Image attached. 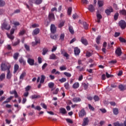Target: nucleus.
<instances>
[{"label": "nucleus", "mask_w": 126, "mask_h": 126, "mask_svg": "<svg viewBox=\"0 0 126 126\" xmlns=\"http://www.w3.org/2000/svg\"><path fill=\"white\" fill-rule=\"evenodd\" d=\"M5 77V74L4 73H2L0 76V80L1 81L2 80L4 79V78Z\"/></svg>", "instance_id": "obj_43"}, {"label": "nucleus", "mask_w": 126, "mask_h": 126, "mask_svg": "<svg viewBox=\"0 0 126 126\" xmlns=\"http://www.w3.org/2000/svg\"><path fill=\"white\" fill-rule=\"evenodd\" d=\"M84 116H86V112H85V110L84 109H82L79 112V117L80 118H83Z\"/></svg>", "instance_id": "obj_5"}, {"label": "nucleus", "mask_w": 126, "mask_h": 126, "mask_svg": "<svg viewBox=\"0 0 126 126\" xmlns=\"http://www.w3.org/2000/svg\"><path fill=\"white\" fill-rule=\"evenodd\" d=\"M32 108H33L35 109V110H37V111L41 110V107L40 106H37L36 107H35V106L33 104H32Z\"/></svg>", "instance_id": "obj_31"}, {"label": "nucleus", "mask_w": 126, "mask_h": 126, "mask_svg": "<svg viewBox=\"0 0 126 126\" xmlns=\"http://www.w3.org/2000/svg\"><path fill=\"white\" fill-rule=\"evenodd\" d=\"M55 85V84L53 82H50L48 84V86L49 88H53Z\"/></svg>", "instance_id": "obj_46"}, {"label": "nucleus", "mask_w": 126, "mask_h": 126, "mask_svg": "<svg viewBox=\"0 0 126 126\" xmlns=\"http://www.w3.org/2000/svg\"><path fill=\"white\" fill-rule=\"evenodd\" d=\"M35 43L32 42V46L35 45H38V44H40V38L38 37H35Z\"/></svg>", "instance_id": "obj_12"}, {"label": "nucleus", "mask_w": 126, "mask_h": 126, "mask_svg": "<svg viewBox=\"0 0 126 126\" xmlns=\"http://www.w3.org/2000/svg\"><path fill=\"white\" fill-rule=\"evenodd\" d=\"M59 81H60V82H61L62 83H63L65 82V81H66V79L65 78H62L61 79H59Z\"/></svg>", "instance_id": "obj_50"}, {"label": "nucleus", "mask_w": 126, "mask_h": 126, "mask_svg": "<svg viewBox=\"0 0 126 126\" xmlns=\"http://www.w3.org/2000/svg\"><path fill=\"white\" fill-rule=\"evenodd\" d=\"M79 87V83L78 82H75L72 85V88L73 89H77Z\"/></svg>", "instance_id": "obj_18"}, {"label": "nucleus", "mask_w": 126, "mask_h": 126, "mask_svg": "<svg viewBox=\"0 0 126 126\" xmlns=\"http://www.w3.org/2000/svg\"><path fill=\"white\" fill-rule=\"evenodd\" d=\"M14 72L15 73L16 72V71H17V70H18V69L19 68V66L18 65V64H16L14 65Z\"/></svg>", "instance_id": "obj_34"}, {"label": "nucleus", "mask_w": 126, "mask_h": 126, "mask_svg": "<svg viewBox=\"0 0 126 126\" xmlns=\"http://www.w3.org/2000/svg\"><path fill=\"white\" fill-rule=\"evenodd\" d=\"M18 56H19V54H18V53L14 54L13 58L14 60H17V59L18 58Z\"/></svg>", "instance_id": "obj_51"}, {"label": "nucleus", "mask_w": 126, "mask_h": 126, "mask_svg": "<svg viewBox=\"0 0 126 126\" xmlns=\"http://www.w3.org/2000/svg\"><path fill=\"white\" fill-rule=\"evenodd\" d=\"M74 54L75 56H78V55L80 54V49H79L78 47H75L74 48Z\"/></svg>", "instance_id": "obj_11"}, {"label": "nucleus", "mask_w": 126, "mask_h": 126, "mask_svg": "<svg viewBox=\"0 0 126 126\" xmlns=\"http://www.w3.org/2000/svg\"><path fill=\"white\" fill-rule=\"evenodd\" d=\"M1 29H2V30H4V29L5 30H9V29H10V25L4 22L1 24Z\"/></svg>", "instance_id": "obj_2"}, {"label": "nucleus", "mask_w": 126, "mask_h": 126, "mask_svg": "<svg viewBox=\"0 0 126 126\" xmlns=\"http://www.w3.org/2000/svg\"><path fill=\"white\" fill-rule=\"evenodd\" d=\"M13 98V96H10L9 97L7 98V99L5 101L3 102L2 104H6L7 103H9L10 102V100H11V99H12Z\"/></svg>", "instance_id": "obj_15"}, {"label": "nucleus", "mask_w": 126, "mask_h": 126, "mask_svg": "<svg viewBox=\"0 0 126 126\" xmlns=\"http://www.w3.org/2000/svg\"><path fill=\"white\" fill-rule=\"evenodd\" d=\"M37 98H40V95L38 94H33L32 95V99H37Z\"/></svg>", "instance_id": "obj_45"}, {"label": "nucleus", "mask_w": 126, "mask_h": 126, "mask_svg": "<svg viewBox=\"0 0 126 126\" xmlns=\"http://www.w3.org/2000/svg\"><path fill=\"white\" fill-rule=\"evenodd\" d=\"M6 77L8 79H9L11 78V73H10V70L9 69L7 70Z\"/></svg>", "instance_id": "obj_25"}, {"label": "nucleus", "mask_w": 126, "mask_h": 126, "mask_svg": "<svg viewBox=\"0 0 126 126\" xmlns=\"http://www.w3.org/2000/svg\"><path fill=\"white\" fill-rule=\"evenodd\" d=\"M115 53L116 55L118 56V57H120V56H122V49H121V48H117L115 51Z\"/></svg>", "instance_id": "obj_8"}, {"label": "nucleus", "mask_w": 126, "mask_h": 126, "mask_svg": "<svg viewBox=\"0 0 126 126\" xmlns=\"http://www.w3.org/2000/svg\"><path fill=\"white\" fill-rule=\"evenodd\" d=\"M119 41H120V42H121L122 43H126V40L125 39V38L123 37H120Z\"/></svg>", "instance_id": "obj_53"}, {"label": "nucleus", "mask_w": 126, "mask_h": 126, "mask_svg": "<svg viewBox=\"0 0 126 126\" xmlns=\"http://www.w3.org/2000/svg\"><path fill=\"white\" fill-rule=\"evenodd\" d=\"M83 25H84V28L85 29H86V30L88 29V28H89L88 24H87L86 23V22H84L83 23Z\"/></svg>", "instance_id": "obj_49"}, {"label": "nucleus", "mask_w": 126, "mask_h": 126, "mask_svg": "<svg viewBox=\"0 0 126 126\" xmlns=\"http://www.w3.org/2000/svg\"><path fill=\"white\" fill-rule=\"evenodd\" d=\"M71 11H72V8L70 7L67 10L68 15H70V14H71Z\"/></svg>", "instance_id": "obj_42"}, {"label": "nucleus", "mask_w": 126, "mask_h": 126, "mask_svg": "<svg viewBox=\"0 0 126 126\" xmlns=\"http://www.w3.org/2000/svg\"><path fill=\"white\" fill-rule=\"evenodd\" d=\"M114 126H125V124L123 123H120L119 122H115L114 123Z\"/></svg>", "instance_id": "obj_28"}, {"label": "nucleus", "mask_w": 126, "mask_h": 126, "mask_svg": "<svg viewBox=\"0 0 126 126\" xmlns=\"http://www.w3.org/2000/svg\"><path fill=\"white\" fill-rule=\"evenodd\" d=\"M45 76L42 75H41V78L40 79V83H44V82L45 81Z\"/></svg>", "instance_id": "obj_37"}, {"label": "nucleus", "mask_w": 126, "mask_h": 126, "mask_svg": "<svg viewBox=\"0 0 126 126\" xmlns=\"http://www.w3.org/2000/svg\"><path fill=\"white\" fill-rule=\"evenodd\" d=\"M89 124V119L87 117L83 119V123L82 124V126H88Z\"/></svg>", "instance_id": "obj_6"}, {"label": "nucleus", "mask_w": 126, "mask_h": 126, "mask_svg": "<svg viewBox=\"0 0 126 126\" xmlns=\"http://www.w3.org/2000/svg\"><path fill=\"white\" fill-rule=\"evenodd\" d=\"M49 59L50 60H56V59H57V56H56V55H55V54H52L50 55Z\"/></svg>", "instance_id": "obj_30"}, {"label": "nucleus", "mask_w": 126, "mask_h": 126, "mask_svg": "<svg viewBox=\"0 0 126 126\" xmlns=\"http://www.w3.org/2000/svg\"><path fill=\"white\" fill-rule=\"evenodd\" d=\"M106 76L107 78H110V77H113V75L109 74L108 72L106 73Z\"/></svg>", "instance_id": "obj_60"}, {"label": "nucleus", "mask_w": 126, "mask_h": 126, "mask_svg": "<svg viewBox=\"0 0 126 126\" xmlns=\"http://www.w3.org/2000/svg\"><path fill=\"white\" fill-rule=\"evenodd\" d=\"M88 9L91 12H94L95 11V8L92 5L89 6Z\"/></svg>", "instance_id": "obj_17"}, {"label": "nucleus", "mask_w": 126, "mask_h": 126, "mask_svg": "<svg viewBox=\"0 0 126 126\" xmlns=\"http://www.w3.org/2000/svg\"><path fill=\"white\" fill-rule=\"evenodd\" d=\"M64 57H65L66 60H68V58L69 57V55L67 53H64L63 54Z\"/></svg>", "instance_id": "obj_62"}, {"label": "nucleus", "mask_w": 126, "mask_h": 126, "mask_svg": "<svg viewBox=\"0 0 126 126\" xmlns=\"http://www.w3.org/2000/svg\"><path fill=\"white\" fill-rule=\"evenodd\" d=\"M15 30H16V29L15 28H12L10 31V33H7V36L9 39H10L11 40H13V39H14V36L12 35V34L14 33V31H15Z\"/></svg>", "instance_id": "obj_3"}, {"label": "nucleus", "mask_w": 126, "mask_h": 126, "mask_svg": "<svg viewBox=\"0 0 126 126\" xmlns=\"http://www.w3.org/2000/svg\"><path fill=\"white\" fill-rule=\"evenodd\" d=\"M120 13L122 15H124L126 16V10L125 9H122L120 11Z\"/></svg>", "instance_id": "obj_29"}, {"label": "nucleus", "mask_w": 126, "mask_h": 126, "mask_svg": "<svg viewBox=\"0 0 126 126\" xmlns=\"http://www.w3.org/2000/svg\"><path fill=\"white\" fill-rule=\"evenodd\" d=\"M89 108L92 111H94V110H95V108H94V107H93V106H92L91 104H89Z\"/></svg>", "instance_id": "obj_61"}, {"label": "nucleus", "mask_w": 126, "mask_h": 126, "mask_svg": "<svg viewBox=\"0 0 126 126\" xmlns=\"http://www.w3.org/2000/svg\"><path fill=\"white\" fill-rule=\"evenodd\" d=\"M81 42L82 43V44L85 45L88 44V42H87V40L83 38H82L81 39Z\"/></svg>", "instance_id": "obj_32"}, {"label": "nucleus", "mask_w": 126, "mask_h": 126, "mask_svg": "<svg viewBox=\"0 0 126 126\" xmlns=\"http://www.w3.org/2000/svg\"><path fill=\"white\" fill-rule=\"evenodd\" d=\"M5 122H6V124H7V125H10V123H11V120L6 119H5Z\"/></svg>", "instance_id": "obj_63"}, {"label": "nucleus", "mask_w": 126, "mask_h": 126, "mask_svg": "<svg viewBox=\"0 0 126 126\" xmlns=\"http://www.w3.org/2000/svg\"><path fill=\"white\" fill-rule=\"evenodd\" d=\"M64 23H65V21H61L58 25L59 28H62L64 26Z\"/></svg>", "instance_id": "obj_19"}, {"label": "nucleus", "mask_w": 126, "mask_h": 126, "mask_svg": "<svg viewBox=\"0 0 126 126\" xmlns=\"http://www.w3.org/2000/svg\"><path fill=\"white\" fill-rule=\"evenodd\" d=\"M10 69V64L8 63H5L1 64V69L3 71L8 70Z\"/></svg>", "instance_id": "obj_1"}, {"label": "nucleus", "mask_w": 126, "mask_h": 126, "mask_svg": "<svg viewBox=\"0 0 126 126\" xmlns=\"http://www.w3.org/2000/svg\"><path fill=\"white\" fill-rule=\"evenodd\" d=\"M51 38L52 39H54V40H56V39H57V35H54V34H52L51 36H50Z\"/></svg>", "instance_id": "obj_64"}, {"label": "nucleus", "mask_w": 126, "mask_h": 126, "mask_svg": "<svg viewBox=\"0 0 126 126\" xmlns=\"http://www.w3.org/2000/svg\"><path fill=\"white\" fill-rule=\"evenodd\" d=\"M111 12H113V8L112 7H110L109 9H107L105 10V13H106L107 15H110Z\"/></svg>", "instance_id": "obj_14"}, {"label": "nucleus", "mask_w": 126, "mask_h": 126, "mask_svg": "<svg viewBox=\"0 0 126 126\" xmlns=\"http://www.w3.org/2000/svg\"><path fill=\"white\" fill-rule=\"evenodd\" d=\"M101 39V36L98 35L96 38V42L97 44H100V39Z\"/></svg>", "instance_id": "obj_40"}, {"label": "nucleus", "mask_w": 126, "mask_h": 126, "mask_svg": "<svg viewBox=\"0 0 126 126\" xmlns=\"http://www.w3.org/2000/svg\"><path fill=\"white\" fill-rule=\"evenodd\" d=\"M26 75V73L25 72H23L20 76V79H23L25 76Z\"/></svg>", "instance_id": "obj_35"}, {"label": "nucleus", "mask_w": 126, "mask_h": 126, "mask_svg": "<svg viewBox=\"0 0 126 126\" xmlns=\"http://www.w3.org/2000/svg\"><path fill=\"white\" fill-rule=\"evenodd\" d=\"M60 112L61 114L64 115V114H66V110L64 108H61L60 109Z\"/></svg>", "instance_id": "obj_24"}, {"label": "nucleus", "mask_w": 126, "mask_h": 126, "mask_svg": "<svg viewBox=\"0 0 126 126\" xmlns=\"http://www.w3.org/2000/svg\"><path fill=\"white\" fill-rule=\"evenodd\" d=\"M63 74H64V75L67 76V77H71V74H70V73H68L67 72H65L63 73Z\"/></svg>", "instance_id": "obj_44"}, {"label": "nucleus", "mask_w": 126, "mask_h": 126, "mask_svg": "<svg viewBox=\"0 0 126 126\" xmlns=\"http://www.w3.org/2000/svg\"><path fill=\"white\" fill-rule=\"evenodd\" d=\"M113 113L114 115H118L119 114V109L118 108H114L113 109Z\"/></svg>", "instance_id": "obj_38"}, {"label": "nucleus", "mask_w": 126, "mask_h": 126, "mask_svg": "<svg viewBox=\"0 0 126 126\" xmlns=\"http://www.w3.org/2000/svg\"><path fill=\"white\" fill-rule=\"evenodd\" d=\"M97 4L99 7H101L104 5V1L103 0H98L97 2Z\"/></svg>", "instance_id": "obj_22"}, {"label": "nucleus", "mask_w": 126, "mask_h": 126, "mask_svg": "<svg viewBox=\"0 0 126 126\" xmlns=\"http://www.w3.org/2000/svg\"><path fill=\"white\" fill-rule=\"evenodd\" d=\"M47 53H48V48H43L42 55H43V56H45V55H46Z\"/></svg>", "instance_id": "obj_36"}, {"label": "nucleus", "mask_w": 126, "mask_h": 126, "mask_svg": "<svg viewBox=\"0 0 126 126\" xmlns=\"http://www.w3.org/2000/svg\"><path fill=\"white\" fill-rule=\"evenodd\" d=\"M20 43V40L17 39V41L12 43L13 46H17Z\"/></svg>", "instance_id": "obj_41"}, {"label": "nucleus", "mask_w": 126, "mask_h": 126, "mask_svg": "<svg viewBox=\"0 0 126 126\" xmlns=\"http://www.w3.org/2000/svg\"><path fill=\"white\" fill-rule=\"evenodd\" d=\"M114 20H117L118 19V18L119 17V13H116L115 15H114Z\"/></svg>", "instance_id": "obj_56"}, {"label": "nucleus", "mask_w": 126, "mask_h": 126, "mask_svg": "<svg viewBox=\"0 0 126 126\" xmlns=\"http://www.w3.org/2000/svg\"><path fill=\"white\" fill-rule=\"evenodd\" d=\"M96 17H97V22L98 23H100V20L102 19V15L99 13H96Z\"/></svg>", "instance_id": "obj_21"}, {"label": "nucleus", "mask_w": 126, "mask_h": 126, "mask_svg": "<svg viewBox=\"0 0 126 126\" xmlns=\"http://www.w3.org/2000/svg\"><path fill=\"white\" fill-rule=\"evenodd\" d=\"M63 39H64V33H62L60 36V39L62 41H63Z\"/></svg>", "instance_id": "obj_57"}, {"label": "nucleus", "mask_w": 126, "mask_h": 126, "mask_svg": "<svg viewBox=\"0 0 126 126\" xmlns=\"http://www.w3.org/2000/svg\"><path fill=\"white\" fill-rule=\"evenodd\" d=\"M50 30L51 32L52 33H56V31H57V28H56V26L54 24H52L51 25Z\"/></svg>", "instance_id": "obj_7"}, {"label": "nucleus", "mask_w": 126, "mask_h": 126, "mask_svg": "<svg viewBox=\"0 0 126 126\" xmlns=\"http://www.w3.org/2000/svg\"><path fill=\"white\" fill-rule=\"evenodd\" d=\"M26 58H27L28 59V63H29L30 65H32V59L30 58H31L30 55H27Z\"/></svg>", "instance_id": "obj_13"}, {"label": "nucleus", "mask_w": 126, "mask_h": 126, "mask_svg": "<svg viewBox=\"0 0 126 126\" xmlns=\"http://www.w3.org/2000/svg\"><path fill=\"white\" fill-rule=\"evenodd\" d=\"M119 89L121 90V91H123L124 90H126V85H120L119 86Z\"/></svg>", "instance_id": "obj_23"}, {"label": "nucleus", "mask_w": 126, "mask_h": 126, "mask_svg": "<svg viewBox=\"0 0 126 126\" xmlns=\"http://www.w3.org/2000/svg\"><path fill=\"white\" fill-rule=\"evenodd\" d=\"M5 4V2L2 0H0V6H3Z\"/></svg>", "instance_id": "obj_54"}, {"label": "nucleus", "mask_w": 126, "mask_h": 126, "mask_svg": "<svg viewBox=\"0 0 126 126\" xmlns=\"http://www.w3.org/2000/svg\"><path fill=\"white\" fill-rule=\"evenodd\" d=\"M66 121L67 123H68L69 124H72L73 122H72V120L70 119H66Z\"/></svg>", "instance_id": "obj_59"}, {"label": "nucleus", "mask_w": 126, "mask_h": 126, "mask_svg": "<svg viewBox=\"0 0 126 126\" xmlns=\"http://www.w3.org/2000/svg\"><path fill=\"white\" fill-rule=\"evenodd\" d=\"M60 70H61V71H63V70H66V66H65V65L61 66L60 67Z\"/></svg>", "instance_id": "obj_47"}, {"label": "nucleus", "mask_w": 126, "mask_h": 126, "mask_svg": "<svg viewBox=\"0 0 126 126\" xmlns=\"http://www.w3.org/2000/svg\"><path fill=\"white\" fill-rule=\"evenodd\" d=\"M40 105L41 106V107H42V108H43V109H47V105L45 104V103H41L40 104Z\"/></svg>", "instance_id": "obj_58"}, {"label": "nucleus", "mask_w": 126, "mask_h": 126, "mask_svg": "<svg viewBox=\"0 0 126 126\" xmlns=\"http://www.w3.org/2000/svg\"><path fill=\"white\" fill-rule=\"evenodd\" d=\"M69 31L71 34H74V31L73 30V28H72V27H69Z\"/></svg>", "instance_id": "obj_33"}, {"label": "nucleus", "mask_w": 126, "mask_h": 126, "mask_svg": "<svg viewBox=\"0 0 126 126\" xmlns=\"http://www.w3.org/2000/svg\"><path fill=\"white\" fill-rule=\"evenodd\" d=\"M81 101V99L79 97H75L73 98V101L75 102V103H77V102H80Z\"/></svg>", "instance_id": "obj_27"}, {"label": "nucleus", "mask_w": 126, "mask_h": 126, "mask_svg": "<svg viewBox=\"0 0 126 126\" xmlns=\"http://www.w3.org/2000/svg\"><path fill=\"white\" fill-rule=\"evenodd\" d=\"M19 61L20 63H22L24 65H25V64H26V61H25V60L22 58L20 59Z\"/></svg>", "instance_id": "obj_26"}, {"label": "nucleus", "mask_w": 126, "mask_h": 126, "mask_svg": "<svg viewBox=\"0 0 126 126\" xmlns=\"http://www.w3.org/2000/svg\"><path fill=\"white\" fill-rule=\"evenodd\" d=\"M64 87H65V89H69V84H68V83H65L64 84Z\"/></svg>", "instance_id": "obj_48"}, {"label": "nucleus", "mask_w": 126, "mask_h": 126, "mask_svg": "<svg viewBox=\"0 0 126 126\" xmlns=\"http://www.w3.org/2000/svg\"><path fill=\"white\" fill-rule=\"evenodd\" d=\"M25 48L27 51H30V47L26 44H25Z\"/></svg>", "instance_id": "obj_55"}, {"label": "nucleus", "mask_w": 126, "mask_h": 126, "mask_svg": "<svg viewBox=\"0 0 126 126\" xmlns=\"http://www.w3.org/2000/svg\"><path fill=\"white\" fill-rule=\"evenodd\" d=\"M10 94H13L15 96V98H18V94H17V92L16 91H12L10 92Z\"/></svg>", "instance_id": "obj_16"}, {"label": "nucleus", "mask_w": 126, "mask_h": 126, "mask_svg": "<svg viewBox=\"0 0 126 126\" xmlns=\"http://www.w3.org/2000/svg\"><path fill=\"white\" fill-rule=\"evenodd\" d=\"M49 19L50 21H54L55 20V15L54 13H50L49 14Z\"/></svg>", "instance_id": "obj_9"}, {"label": "nucleus", "mask_w": 126, "mask_h": 126, "mask_svg": "<svg viewBox=\"0 0 126 126\" xmlns=\"http://www.w3.org/2000/svg\"><path fill=\"white\" fill-rule=\"evenodd\" d=\"M10 23L11 24H13L14 25V28H15V29H17L16 27L20 25V23L19 22H14L12 23V21H10Z\"/></svg>", "instance_id": "obj_10"}, {"label": "nucleus", "mask_w": 126, "mask_h": 126, "mask_svg": "<svg viewBox=\"0 0 126 126\" xmlns=\"http://www.w3.org/2000/svg\"><path fill=\"white\" fill-rule=\"evenodd\" d=\"M39 33H40V29L37 28L33 31V35H38Z\"/></svg>", "instance_id": "obj_20"}, {"label": "nucleus", "mask_w": 126, "mask_h": 126, "mask_svg": "<svg viewBox=\"0 0 126 126\" xmlns=\"http://www.w3.org/2000/svg\"><path fill=\"white\" fill-rule=\"evenodd\" d=\"M94 99L95 101V102H96V101H98L99 100H100V98H99V96L97 95H94Z\"/></svg>", "instance_id": "obj_52"}, {"label": "nucleus", "mask_w": 126, "mask_h": 126, "mask_svg": "<svg viewBox=\"0 0 126 126\" xmlns=\"http://www.w3.org/2000/svg\"><path fill=\"white\" fill-rule=\"evenodd\" d=\"M43 0H35L34 2L35 4H41Z\"/></svg>", "instance_id": "obj_39"}, {"label": "nucleus", "mask_w": 126, "mask_h": 126, "mask_svg": "<svg viewBox=\"0 0 126 126\" xmlns=\"http://www.w3.org/2000/svg\"><path fill=\"white\" fill-rule=\"evenodd\" d=\"M118 24L121 29H125L126 27V22L125 20H121L119 22Z\"/></svg>", "instance_id": "obj_4"}]
</instances>
